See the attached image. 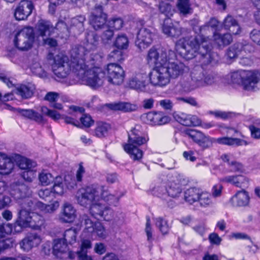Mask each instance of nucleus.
I'll return each instance as SVG.
<instances>
[{
    "mask_svg": "<svg viewBox=\"0 0 260 260\" xmlns=\"http://www.w3.org/2000/svg\"><path fill=\"white\" fill-rule=\"evenodd\" d=\"M219 24L218 21L215 19V18H212L210 19L209 22H208V24L207 25H204L203 26H201L200 28V34H202L204 30H205L206 29H209V27H211L212 28H215L217 27V26Z\"/></svg>",
    "mask_w": 260,
    "mask_h": 260,
    "instance_id": "nucleus-61",
    "label": "nucleus"
},
{
    "mask_svg": "<svg viewBox=\"0 0 260 260\" xmlns=\"http://www.w3.org/2000/svg\"><path fill=\"white\" fill-rule=\"evenodd\" d=\"M83 220L85 224V231L91 233L94 232V223L87 215L83 216Z\"/></svg>",
    "mask_w": 260,
    "mask_h": 260,
    "instance_id": "nucleus-53",
    "label": "nucleus"
},
{
    "mask_svg": "<svg viewBox=\"0 0 260 260\" xmlns=\"http://www.w3.org/2000/svg\"><path fill=\"white\" fill-rule=\"evenodd\" d=\"M123 25V21L120 17H113L108 21V26L115 29H121Z\"/></svg>",
    "mask_w": 260,
    "mask_h": 260,
    "instance_id": "nucleus-52",
    "label": "nucleus"
},
{
    "mask_svg": "<svg viewBox=\"0 0 260 260\" xmlns=\"http://www.w3.org/2000/svg\"><path fill=\"white\" fill-rule=\"evenodd\" d=\"M85 46L83 47L80 46L76 47L72 50H75L79 47H83L85 48V54L82 58L87 60V62L94 61L99 60L101 58V56L93 52H91V51H94L99 44V38L97 34L92 31L87 32L85 36Z\"/></svg>",
    "mask_w": 260,
    "mask_h": 260,
    "instance_id": "nucleus-9",
    "label": "nucleus"
},
{
    "mask_svg": "<svg viewBox=\"0 0 260 260\" xmlns=\"http://www.w3.org/2000/svg\"><path fill=\"white\" fill-rule=\"evenodd\" d=\"M155 225L164 235L168 234L170 229L168 221L160 217L155 219Z\"/></svg>",
    "mask_w": 260,
    "mask_h": 260,
    "instance_id": "nucleus-42",
    "label": "nucleus"
},
{
    "mask_svg": "<svg viewBox=\"0 0 260 260\" xmlns=\"http://www.w3.org/2000/svg\"><path fill=\"white\" fill-rule=\"evenodd\" d=\"M205 70L201 67H194L190 72V76L191 80L186 86L190 89L202 87Z\"/></svg>",
    "mask_w": 260,
    "mask_h": 260,
    "instance_id": "nucleus-16",
    "label": "nucleus"
},
{
    "mask_svg": "<svg viewBox=\"0 0 260 260\" xmlns=\"http://www.w3.org/2000/svg\"><path fill=\"white\" fill-rule=\"evenodd\" d=\"M175 118L177 121L180 124L187 126H190L189 121V115H186L184 113L178 114L175 116Z\"/></svg>",
    "mask_w": 260,
    "mask_h": 260,
    "instance_id": "nucleus-54",
    "label": "nucleus"
},
{
    "mask_svg": "<svg viewBox=\"0 0 260 260\" xmlns=\"http://www.w3.org/2000/svg\"><path fill=\"white\" fill-rule=\"evenodd\" d=\"M108 107L113 110H120L126 112L135 111L138 109L137 105L127 102L111 103L108 105Z\"/></svg>",
    "mask_w": 260,
    "mask_h": 260,
    "instance_id": "nucleus-29",
    "label": "nucleus"
},
{
    "mask_svg": "<svg viewBox=\"0 0 260 260\" xmlns=\"http://www.w3.org/2000/svg\"><path fill=\"white\" fill-rule=\"evenodd\" d=\"M184 134L203 149L211 147L214 143L237 146L247 145L248 144L246 141L238 138L226 137L217 139L211 138L201 131L193 129H186L184 131Z\"/></svg>",
    "mask_w": 260,
    "mask_h": 260,
    "instance_id": "nucleus-4",
    "label": "nucleus"
},
{
    "mask_svg": "<svg viewBox=\"0 0 260 260\" xmlns=\"http://www.w3.org/2000/svg\"><path fill=\"white\" fill-rule=\"evenodd\" d=\"M21 113L23 116L33 120L39 123H42L44 122V119L43 115L33 110H22Z\"/></svg>",
    "mask_w": 260,
    "mask_h": 260,
    "instance_id": "nucleus-37",
    "label": "nucleus"
},
{
    "mask_svg": "<svg viewBox=\"0 0 260 260\" xmlns=\"http://www.w3.org/2000/svg\"><path fill=\"white\" fill-rule=\"evenodd\" d=\"M76 197L78 203L85 207L90 206L94 202L100 201L99 190L96 187L92 186H87L85 188L79 189L77 192Z\"/></svg>",
    "mask_w": 260,
    "mask_h": 260,
    "instance_id": "nucleus-10",
    "label": "nucleus"
},
{
    "mask_svg": "<svg viewBox=\"0 0 260 260\" xmlns=\"http://www.w3.org/2000/svg\"><path fill=\"white\" fill-rule=\"evenodd\" d=\"M31 212L25 209H21L18 213V217L15 222L20 228H27L29 226V220L31 218Z\"/></svg>",
    "mask_w": 260,
    "mask_h": 260,
    "instance_id": "nucleus-30",
    "label": "nucleus"
},
{
    "mask_svg": "<svg viewBox=\"0 0 260 260\" xmlns=\"http://www.w3.org/2000/svg\"><path fill=\"white\" fill-rule=\"evenodd\" d=\"M204 77L202 81V86L212 85L215 82V76L211 73H209L205 71Z\"/></svg>",
    "mask_w": 260,
    "mask_h": 260,
    "instance_id": "nucleus-55",
    "label": "nucleus"
},
{
    "mask_svg": "<svg viewBox=\"0 0 260 260\" xmlns=\"http://www.w3.org/2000/svg\"><path fill=\"white\" fill-rule=\"evenodd\" d=\"M107 19V14L103 12L101 5H96L89 18L90 25L95 30L104 28Z\"/></svg>",
    "mask_w": 260,
    "mask_h": 260,
    "instance_id": "nucleus-12",
    "label": "nucleus"
},
{
    "mask_svg": "<svg viewBox=\"0 0 260 260\" xmlns=\"http://www.w3.org/2000/svg\"><path fill=\"white\" fill-rule=\"evenodd\" d=\"M99 190V194L100 196V199H102L106 201H109V198L108 194H110L108 191L107 189L104 186H101L96 187Z\"/></svg>",
    "mask_w": 260,
    "mask_h": 260,
    "instance_id": "nucleus-62",
    "label": "nucleus"
},
{
    "mask_svg": "<svg viewBox=\"0 0 260 260\" xmlns=\"http://www.w3.org/2000/svg\"><path fill=\"white\" fill-rule=\"evenodd\" d=\"M177 8L180 13L183 15L190 14L192 12L189 0H178Z\"/></svg>",
    "mask_w": 260,
    "mask_h": 260,
    "instance_id": "nucleus-35",
    "label": "nucleus"
},
{
    "mask_svg": "<svg viewBox=\"0 0 260 260\" xmlns=\"http://www.w3.org/2000/svg\"><path fill=\"white\" fill-rule=\"evenodd\" d=\"M63 25V22L58 23L56 27H54L50 21L41 20L38 23L37 30L38 32L42 37H49L54 33L55 29L59 25Z\"/></svg>",
    "mask_w": 260,
    "mask_h": 260,
    "instance_id": "nucleus-22",
    "label": "nucleus"
},
{
    "mask_svg": "<svg viewBox=\"0 0 260 260\" xmlns=\"http://www.w3.org/2000/svg\"><path fill=\"white\" fill-rule=\"evenodd\" d=\"M146 121L153 125H162L171 121V118L162 111H151L146 115Z\"/></svg>",
    "mask_w": 260,
    "mask_h": 260,
    "instance_id": "nucleus-14",
    "label": "nucleus"
},
{
    "mask_svg": "<svg viewBox=\"0 0 260 260\" xmlns=\"http://www.w3.org/2000/svg\"><path fill=\"white\" fill-rule=\"evenodd\" d=\"M91 234L92 235H96L99 237L102 238H105L106 236L105 229L100 222H95L94 232Z\"/></svg>",
    "mask_w": 260,
    "mask_h": 260,
    "instance_id": "nucleus-49",
    "label": "nucleus"
},
{
    "mask_svg": "<svg viewBox=\"0 0 260 260\" xmlns=\"http://www.w3.org/2000/svg\"><path fill=\"white\" fill-rule=\"evenodd\" d=\"M85 21V17L83 15L77 16L71 19V25L77 27L79 30L84 29V23Z\"/></svg>",
    "mask_w": 260,
    "mask_h": 260,
    "instance_id": "nucleus-48",
    "label": "nucleus"
},
{
    "mask_svg": "<svg viewBox=\"0 0 260 260\" xmlns=\"http://www.w3.org/2000/svg\"><path fill=\"white\" fill-rule=\"evenodd\" d=\"M89 207L90 213L92 216L95 218H99L102 212L103 209L105 208V205H103L100 201L94 202L89 206Z\"/></svg>",
    "mask_w": 260,
    "mask_h": 260,
    "instance_id": "nucleus-43",
    "label": "nucleus"
},
{
    "mask_svg": "<svg viewBox=\"0 0 260 260\" xmlns=\"http://www.w3.org/2000/svg\"><path fill=\"white\" fill-rule=\"evenodd\" d=\"M114 32L110 28H108L105 30L102 36L101 39L104 44L108 43L109 41H111L113 37Z\"/></svg>",
    "mask_w": 260,
    "mask_h": 260,
    "instance_id": "nucleus-57",
    "label": "nucleus"
},
{
    "mask_svg": "<svg viewBox=\"0 0 260 260\" xmlns=\"http://www.w3.org/2000/svg\"><path fill=\"white\" fill-rule=\"evenodd\" d=\"M77 234V233L75 229H68L64 232L62 239L67 244L72 245L76 241Z\"/></svg>",
    "mask_w": 260,
    "mask_h": 260,
    "instance_id": "nucleus-41",
    "label": "nucleus"
},
{
    "mask_svg": "<svg viewBox=\"0 0 260 260\" xmlns=\"http://www.w3.org/2000/svg\"><path fill=\"white\" fill-rule=\"evenodd\" d=\"M2 187L0 188V209L5 208L9 206L11 200L10 198L4 194L6 189V185L5 182L1 181Z\"/></svg>",
    "mask_w": 260,
    "mask_h": 260,
    "instance_id": "nucleus-40",
    "label": "nucleus"
},
{
    "mask_svg": "<svg viewBox=\"0 0 260 260\" xmlns=\"http://www.w3.org/2000/svg\"><path fill=\"white\" fill-rule=\"evenodd\" d=\"M39 179L42 185H48L53 182L54 177L46 171H42L39 175Z\"/></svg>",
    "mask_w": 260,
    "mask_h": 260,
    "instance_id": "nucleus-44",
    "label": "nucleus"
},
{
    "mask_svg": "<svg viewBox=\"0 0 260 260\" xmlns=\"http://www.w3.org/2000/svg\"><path fill=\"white\" fill-rule=\"evenodd\" d=\"M158 9L161 13L168 17L172 15V6L168 3L160 2L158 5Z\"/></svg>",
    "mask_w": 260,
    "mask_h": 260,
    "instance_id": "nucleus-50",
    "label": "nucleus"
},
{
    "mask_svg": "<svg viewBox=\"0 0 260 260\" xmlns=\"http://www.w3.org/2000/svg\"><path fill=\"white\" fill-rule=\"evenodd\" d=\"M42 239L36 233L27 235L20 243L21 248L25 251H29L33 247L38 246L41 242Z\"/></svg>",
    "mask_w": 260,
    "mask_h": 260,
    "instance_id": "nucleus-19",
    "label": "nucleus"
},
{
    "mask_svg": "<svg viewBox=\"0 0 260 260\" xmlns=\"http://www.w3.org/2000/svg\"><path fill=\"white\" fill-rule=\"evenodd\" d=\"M34 6L31 1L22 0L15 9L14 16L16 20L26 19L32 13Z\"/></svg>",
    "mask_w": 260,
    "mask_h": 260,
    "instance_id": "nucleus-13",
    "label": "nucleus"
},
{
    "mask_svg": "<svg viewBox=\"0 0 260 260\" xmlns=\"http://www.w3.org/2000/svg\"><path fill=\"white\" fill-rule=\"evenodd\" d=\"M23 178L28 182L32 181L36 176V171L32 169L26 170L21 174Z\"/></svg>",
    "mask_w": 260,
    "mask_h": 260,
    "instance_id": "nucleus-56",
    "label": "nucleus"
},
{
    "mask_svg": "<svg viewBox=\"0 0 260 260\" xmlns=\"http://www.w3.org/2000/svg\"><path fill=\"white\" fill-rule=\"evenodd\" d=\"M146 78L147 75L146 74L135 73L129 79L127 85L132 89L143 91L145 88Z\"/></svg>",
    "mask_w": 260,
    "mask_h": 260,
    "instance_id": "nucleus-17",
    "label": "nucleus"
},
{
    "mask_svg": "<svg viewBox=\"0 0 260 260\" xmlns=\"http://www.w3.org/2000/svg\"><path fill=\"white\" fill-rule=\"evenodd\" d=\"M108 58L111 61H121L124 59L123 52L120 50H114L109 53Z\"/></svg>",
    "mask_w": 260,
    "mask_h": 260,
    "instance_id": "nucleus-51",
    "label": "nucleus"
},
{
    "mask_svg": "<svg viewBox=\"0 0 260 260\" xmlns=\"http://www.w3.org/2000/svg\"><path fill=\"white\" fill-rule=\"evenodd\" d=\"M74 50L71 51V59L69 61L67 56L62 53H59L54 57V62L52 65V71L54 74L58 77L66 78L73 70V61L75 58L73 54Z\"/></svg>",
    "mask_w": 260,
    "mask_h": 260,
    "instance_id": "nucleus-7",
    "label": "nucleus"
},
{
    "mask_svg": "<svg viewBox=\"0 0 260 260\" xmlns=\"http://www.w3.org/2000/svg\"><path fill=\"white\" fill-rule=\"evenodd\" d=\"M242 45L240 44H234L230 47L226 53L228 57L231 59L237 57L239 55L241 54L239 48H241Z\"/></svg>",
    "mask_w": 260,
    "mask_h": 260,
    "instance_id": "nucleus-47",
    "label": "nucleus"
},
{
    "mask_svg": "<svg viewBox=\"0 0 260 260\" xmlns=\"http://www.w3.org/2000/svg\"><path fill=\"white\" fill-rule=\"evenodd\" d=\"M208 37L203 34L194 36H187L180 39L176 44L177 50L186 59H191L198 55H200L201 61L206 64L211 62L213 54L209 51L207 43Z\"/></svg>",
    "mask_w": 260,
    "mask_h": 260,
    "instance_id": "nucleus-3",
    "label": "nucleus"
},
{
    "mask_svg": "<svg viewBox=\"0 0 260 260\" xmlns=\"http://www.w3.org/2000/svg\"><path fill=\"white\" fill-rule=\"evenodd\" d=\"M68 251L67 244L62 239H56L52 244V253L56 258L62 259Z\"/></svg>",
    "mask_w": 260,
    "mask_h": 260,
    "instance_id": "nucleus-26",
    "label": "nucleus"
},
{
    "mask_svg": "<svg viewBox=\"0 0 260 260\" xmlns=\"http://www.w3.org/2000/svg\"><path fill=\"white\" fill-rule=\"evenodd\" d=\"M14 167V164L11 158L7 154L0 152V174L8 175Z\"/></svg>",
    "mask_w": 260,
    "mask_h": 260,
    "instance_id": "nucleus-27",
    "label": "nucleus"
},
{
    "mask_svg": "<svg viewBox=\"0 0 260 260\" xmlns=\"http://www.w3.org/2000/svg\"><path fill=\"white\" fill-rule=\"evenodd\" d=\"M110 125L106 123L99 122L94 130L95 136L99 138H103L108 135Z\"/></svg>",
    "mask_w": 260,
    "mask_h": 260,
    "instance_id": "nucleus-39",
    "label": "nucleus"
},
{
    "mask_svg": "<svg viewBox=\"0 0 260 260\" xmlns=\"http://www.w3.org/2000/svg\"><path fill=\"white\" fill-rule=\"evenodd\" d=\"M36 89L34 84L29 83L22 84L16 88V93L23 99H28L32 96Z\"/></svg>",
    "mask_w": 260,
    "mask_h": 260,
    "instance_id": "nucleus-28",
    "label": "nucleus"
},
{
    "mask_svg": "<svg viewBox=\"0 0 260 260\" xmlns=\"http://www.w3.org/2000/svg\"><path fill=\"white\" fill-rule=\"evenodd\" d=\"M128 41L127 37L123 34L118 35L115 40V45L119 49H126L128 46Z\"/></svg>",
    "mask_w": 260,
    "mask_h": 260,
    "instance_id": "nucleus-46",
    "label": "nucleus"
},
{
    "mask_svg": "<svg viewBox=\"0 0 260 260\" xmlns=\"http://www.w3.org/2000/svg\"><path fill=\"white\" fill-rule=\"evenodd\" d=\"M76 211L73 205L69 203H65L62 207L59 214V219L62 222H73L76 217Z\"/></svg>",
    "mask_w": 260,
    "mask_h": 260,
    "instance_id": "nucleus-20",
    "label": "nucleus"
},
{
    "mask_svg": "<svg viewBox=\"0 0 260 260\" xmlns=\"http://www.w3.org/2000/svg\"><path fill=\"white\" fill-rule=\"evenodd\" d=\"M141 126L136 125L128 133L127 143L123 145L124 150L134 160H140L143 157V151L139 147L147 143L149 138L142 135Z\"/></svg>",
    "mask_w": 260,
    "mask_h": 260,
    "instance_id": "nucleus-5",
    "label": "nucleus"
},
{
    "mask_svg": "<svg viewBox=\"0 0 260 260\" xmlns=\"http://www.w3.org/2000/svg\"><path fill=\"white\" fill-rule=\"evenodd\" d=\"M52 191L58 195H62L64 192V187L62 184V179L60 176H57L54 180L52 187Z\"/></svg>",
    "mask_w": 260,
    "mask_h": 260,
    "instance_id": "nucleus-45",
    "label": "nucleus"
},
{
    "mask_svg": "<svg viewBox=\"0 0 260 260\" xmlns=\"http://www.w3.org/2000/svg\"><path fill=\"white\" fill-rule=\"evenodd\" d=\"M214 40L219 47H224L230 45L233 42V37L231 33L220 34H214Z\"/></svg>",
    "mask_w": 260,
    "mask_h": 260,
    "instance_id": "nucleus-31",
    "label": "nucleus"
},
{
    "mask_svg": "<svg viewBox=\"0 0 260 260\" xmlns=\"http://www.w3.org/2000/svg\"><path fill=\"white\" fill-rule=\"evenodd\" d=\"M109 83L114 85H120L123 83L125 72L122 67L115 63L107 64L104 72Z\"/></svg>",
    "mask_w": 260,
    "mask_h": 260,
    "instance_id": "nucleus-11",
    "label": "nucleus"
},
{
    "mask_svg": "<svg viewBox=\"0 0 260 260\" xmlns=\"http://www.w3.org/2000/svg\"><path fill=\"white\" fill-rule=\"evenodd\" d=\"M175 53L163 48L152 47L148 51L146 60L154 67L150 74V83L155 86L164 87L170 82V79H176L183 75L185 66L179 61H171Z\"/></svg>",
    "mask_w": 260,
    "mask_h": 260,
    "instance_id": "nucleus-1",
    "label": "nucleus"
},
{
    "mask_svg": "<svg viewBox=\"0 0 260 260\" xmlns=\"http://www.w3.org/2000/svg\"><path fill=\"white\" fill-rule=\"evenodd\" d=\"M85 51L83 47L74 50L75 58L73 61V72L87 85L93 88H99L103 84L105 73L100 68L89 67V65L94 64V61L87 62L85 58H82L86 54Z\"/></svg>",
    "mask_w": 260,
    "mask_h": 260,
    "instance_id": "nucleus-2",
    "label": "nucleus"
},
{
    "mask_svg": "<svg viewBox=\"0 0 260 260\" xmlns=\"http://www.w3.org/2000/svg\"><path fill=\"white\" fill-rule=\"evenodd\" d=\"M151 29L150 28L142 27L139 30L136 44L140 49L145 48L151 43L153 36Z\"/></svg>",
    "mask_w": 260,
    "mask_h": 260,
    "instance_id": "nucleus-15",
    "label": "nucleus"
},
{
    "mask_svg": "<svg viewBox=\"0 0 260 260\" xmlns=\"http://www.w3.org/2000/svg\"><path fill=\"white\" fill-rule=\"evenodd\" d=\"M44 219L41 215L35 212H31L28 227L39 230L44 224Z\"/></svg>",
    "mask_w": 260,
    "mask_h": 260,
    "instance_id": "nucleus-36",
    "label": "nucleus"
},
{
    "mask_svg": "<svg viewBox=\"0 0 260 260\" xmlns=\"http://www.w3.org/2000/svg\"><path fill=\"white\" fill-rule=\"evenodd\" d=\"M16 160L18 167L23 170H30L35 168L37 164L30 159L23 157L20 155L16 156Z\"/></svg>",
    "mask_w": 260,
    "mask_h": 260,
    "instance_id": "nucleus-33",
    "label": "nucleus"
},
{
    "mask_svg": "<svg viewBox=\"0 0 260 260\" xmlns=\"http://www.w3.org/2000/svg\"><path fill=\"white\" fill-rule=\"evenodd\" d=\"M249 194L245 190L238 191L230 200L232 205L236 207L247 206L249 205Z\"/></svg>",
    "mask_w": 260,
    "mask_h": 260,
    "instance_id": "nucleus-23",
    "label": "nucleus"
},
{
    "mask_svg": "<svg viewBox=\"0 0 260 260\" xmlns=\"http://www.w3.org/2000/svg\"><path fill=\"white\" fill-rule=\"evenodd\" d=\"M113 216V211L109 207L105 205V208L103 209L100 217H103L106 220H111Z\"/></svg>",
    "mask_w": 260,
    "mask_h": 260,
    "instance_id": "nucleus-58",
    "label": "nucleus"
},
{
    "mask_svg": "<svg viewBox=\"0 0 260 260\" xmlns=\"http://www.w3.org/2000/svg\"><path fill=\"white\" fill-rule=\"evenodd\" d=\"M80 120L82 124L86 127H89L93 124L94 121L89 115L84 114L80 117Z\"/></svg>",
    "mask_w": 260,
    "mask_h": 260,
    "instance_id": "nucleus-59",
    "label": "nucleus"
},
{
    "mask_svg": "<svg viewBox=\"0 0 260 260\" xmlns=\"http://www.w3.org/2000/svg\"><path fill=\"white\" fill-rule=\"evenodd\" d=\"M35 39V33L33 28L24 27L16 35L14 45L20 50L27 51L32 48Z\"/></svg>",
    "mask_w": 260,
    "mask_h": 260,
    "instance_id": "nucleus-8",
    "label": "nucleus"
},
{
    "mask_svg": "<svg viewBox=\"0 0 260 260\" xmlns=\"http://www.w3.org/2000/svg\"><path fill=\"white\" fill-rule=\"evenodd\" d=\"M250 38L253 42L260 45V30L253 29L250 33Z\"/></svg>",
    "mask_w": 260,
    "mask_h": 260,
    "instance_id": "nucleus-64",
    "label": "nucleus"
},
{
    "mask_svg": "<svg viewBox=\"0 0 260 260\" xmlns=\"http://www.w3.org/2000/svg\"><path fill=\"white\" fill-rule=\"evenodd\" d=\"M231 79L234 84L241 85L247 91H256L260 81V71L241 70L231 74Z\"/></svg>",
    "mask_w": 260,
    "mask_h": 260,
    "instance_id": "nucleus-6",
    "label": "nucleus"
},
{
    "mask_svg": "<svg viewBox=\"0 0 260 260\" xmlns=\"http://www.w3.org/2000/svg\"><path fill=\"white\" fill-rule=\"evenodd\" d=\"M165 191L169 196L172 198L178 197L182 192L179 177L178 176L172 177L169 181L167 189Z\"/></svg>",
    "mask_w": 260,
    "mask_h": 260,
    "instance_id": "nucleus-25",
    "label": "nucleus"
},
{
    "mask_svg": "<svg viewBox=\"0 0 260 260\" xmlns=\"http://www.w3.org/2000/svg\"><path fill=\"white\" fill-rule=\"evenodd\" d=\"M198 201L199 202L200 206L203 207H208L213 205L211 194L202 190Z\"/></svg>",
    "mask_w": 260,
    "mask_h": 260,
    "instance_id": "nucleus-38",
    "label": "nucleus"
},
{
    "mask_svg": "<svg viewBox=\"0 0 260 260\" xmlns=\"http://www.w3.org/2000/svg\"><path fill=\"white\" fill-rule=\"evenodd\" d=\"M162 30L165 35L170 37H178L182 33V28L178 24L174 25L169 18L164 20Z\"/></svg>",
    "mask_w": 260,
    "mask_h": 260,
    "instance_id": "nucleus-18",
    "label": "nucleus"
},
{
    "mask_svg": "<svg viewBox=\"0 0 260 260\" xmlns=\"http://www.w3.org/2000/svg\"><path fill=\"white\" fill-rule=\"evenodd\" d=\"M158 104L162 109L166 110H172L173 106V102L168 99L160 100L158 102Z\"/></svg>",
    "mask_w": 260,
    "mask_h": 260,
    "instance_id": "nucleus-60",
    "label": "nucleus"
},
{
    "mask_svg": "<svg viewBox=\"0 0 260 260\" xmlns=\"http://www.w3.org/2000/svg\"><path fill=\"white\" fill-rule=\"evenodd\" d=\"M223 27L234 35H240L242 32V28L238 21L230 15H228L224 18L223 21Z\"/></svg>",
    "mask_w": 260,
    "mask_h": 260,
    "instance_id": "nucleus-24",
    "label": "nucleus"
},
{
    "mask_svg": "<svg viewBox=\"0 0 260 260\" xmlns=\"http://www.w3.org/2000/svg\"><path fill=\"white\" fill-rule=\"evenodd\" d=\"M220 181L231 183L237 187H240L242 183L247 181V179L242 175H233L223 177L220 179Z\"/></svg>",
    "mask_w": 260,
    "mask_h": 260,
    "instance_id": "nucleus-34",
    "label": "nucleus"
},
{
    "mask_svg": "<svg viewBox=\"0 0 260 260\" xmlns=\"http://www.w3.org/2000/svg\"><path fill=\"white\" fill-rule=\"evenodd\" d=\"M59 98V94L55 92H49L44 97L45 101H48L50 105L52 103L56 102Z\"/></svg>",
    "mask_w": 260,
    "mask_h": 260,
    "instance_id": "nucleus-63",
    "label": "nucleus"
},
{
    "mask_svg": "<svg viewBox=\"0 0 260 260\" xmlns=\"http://www.w3.org/2000/svg\"><path fill=\"white\" fill-rule=\"evenodd\" d=\"M10 193L15 199L25 198L30 194L28 187L24 183H14L11 185Z\"/></svg>",
    "mask_w": 260,
    "mask_h": 260,
    "instance_id": "nucleus-21",
    "label": "nucleus"
},
{
    "mask_svg": "<svg viewBox=\"0 0 260 260\" xmlns=\"http://www.w3.org/2000/svg\"><path fill=\"white\" fill-rule=\"evenodd\" d=\"M201 189L196 187H191L184 192V199L189 204H192L199 200Z\"/></svg>",
    "mask_w": 260,
    "mask_h": 260,
    "instance_id": "nucleus-32",
    "label": "nucleus"
}]
</instances>
